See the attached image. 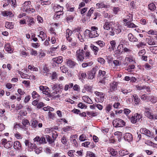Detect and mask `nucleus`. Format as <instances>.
Returning a JSON list of instances; mask_svg holds the SVG:
<instances>
[{
	"instance_id": "nucleus-1",
	"label": "nucleus",
	"mask_w": 157,
	"mask_h": 157,
	"mask_svg": "<svg viewBox=\"0 0 157 157\" xmlns=\"http://www.w3.org/2000/svg\"><path fill=\"white\" fill-rule=\"evenodd\" d=\"M31 4L30 1L25 2L22 4L21 8V10L23 11L28 13H33L35 12V10L33 8H30L29 5Z\"/></svg>"
},
{
	"instance_id": "nucleus-2",
	"label": "nucleus",
	"mask_w": 157,
	"mask_h": 157,
	"mask_svg": "<svg viewBox=\"0 0 157 157\" xmlns=\"http://www.w3.org/2000/svg\"><path fill=\"white\" fill-rule=\"evenodd\" d=\"M142 116L141 114L136 113L131 117L130 120L132 123L135 124L137 122H140Z\"/></svg>"
},
{
	"instance_id": "nucleus-3",
	"label": "nucleus",
	"mask_w": 157,
	"mask_h": 157,
	"mask_svg": "<svg viewBox=\"0 0 157 157\" xmlns=\"http://www.w3.org/2000/svg\"><path fill=\"white\" fill-rule=\"evenodd\" d=\"M85 52L83 49H79L77 51L76 57L77 60L80 62H82L84 59V53Z\"/></svg>"
},
{
	"instance_id": "nucleus-4",
	"label": "nucleus",
	"mask_w": 157,
	"mask_h": 157,
	"mask_svg": "<svg viewBox=\"0 0 157 157\" xmlns=\"http://www.w3.org/2000/svg\"><path fill=\"white\" fill-rule=\"evenodd\" d=\"M26 146L29 151H36V146L35 144H32L29 140H25L24 142Z\"/></svg>"
},
{
	"instance_id": "nucleus-5",
	"label": "nucleus",
	"mask_w": 157,
	"mask_h": 157,
	"mask_svg": "<svg viewBox=\"0 0 157 157\" xmlns=\"http://www.w3.org/2000/svg\"><path fill=\"white\" fill-rule=\"evenodd\" d=\"M125 124L124 121L120 119H117L113 122V125L115 127H123L125 125Z\"/></svg>"
},
{
	"instance_id": "nucleus-6",
	"label": "nucleus",
	"mask_w": 157,
	"mask_h": 157,
	"mask_svg": "<svg viewBox=\"0 0 157 157\" xmlns=\"http://www.w3.org/2000/svg\"><path fill=\"white\" fill-rule=\"evenodd\" d=\"M144 115L145 116L149 119H154L152 111L151 109L145 108L144 110Z\"/></svg>"
},
{
	"instance_id": "nucleus-7",
	"label": "nucleus",
	"mask_w": 157,
	"mask_h": 157,
	"mask_svg": "<svg viewBox=\"0 0 157 157\" xmlns=\"http://www.w3.org/2000/svg\"><path fill=\"white\" fill-rule=\"evenodd\" d=\"M135 59L133 56L132 55H130L126 56L123 62V63L124 65H127L128 63H135Z\"/></svg>"
},
{
	"instance_id": "nucleus-8",
	"label": "nucleus",
	"mask_w": 157,
	"mask_h": 157,
	"mask_svg": "<svg viewBox=\"0 0 157 157\" xmlns=\"http://www.w3.org/2000/svg\"><path fill=\"white\" fill-rule=\"evenodd\" d=\"M140 132L143 134H144L149 138H152L153 137V134L152 133L145 128H142L140 130Z\"/></svg>"
},
{
	"instance_id": "nucleus-9",
	"label": "nucleus",
	"mask_w": 157,
	"mask_h": 157,
	"mask_svg": "<svg viewBox=\"0 0 157 157\" xmlns=\"http://www.w3.org/2000/svg\"><path fill=\"white\" fill-rule=\"evenodd\" d=\"M91 31H90V38H92L98 36L99 34L98 33L97 30L98 28L95 26H92L91 28Z\"/></svg>"
},
{
	"instance_id": "nucleus-10",
	"label": "nucleus",
	"mask_w": 157,
	"mask_h": 157,
	"mask_svg": "<svg viewBox=\"0 0 157 157\" xmlns=\"http://www.w3.org/2000/svg\"><path fill=\"white\" fill-rule=\"evenodd\" d=\"M114 26L113 28L116 34L120 33L121 32L122 27L121 25L119 24L118 22L114 24Z\"/></svg>"
},
{
	"instance_id": "nucleus-11",
	"label": "nucleus",
	"mask_w": 157,
	"mask_h": 157,
	"mask_svg": "<svg viewBox=\"0 0 157 157\" xmlns=\"http://www.w3.org/2000/svg\"><path fill=\"white\" fill-rule=\"evenodd\" d=\"M97 71L96 68L94 67L91 71L87 72L88 78L89 79H93L95 76V74Z\"/></svg>"
},
{
	"instance_id": "nucleus-12",
	"label": "nucleus",
	"mask_w": 157,
	"mask_h": 157,
	"mask_svg": "<svg viewBox=\"0 0 157 157\" xmlns=\"http://www.w3.org/2000/svg\"><path fill=\"white\" fill-rule=\"evenodd\" d=\"M96 95L98 97L97 98L98 100V101L100 102H102L104 99V94L102 93L96 91Z\"/></svg>"
},
{
	"instance_id": "nucleus-13",
	"label": "nucleus",
	"mask_w": 157,
	"mask_h": 157,
	"mask_svg": "<svg viewBox=\"0 0 157 157\" xmlns=\"http://www.w3.org/2000/svg\"><path fill=\"white\" fill-rule=\"evenodd\" d=\"M33 140L34 142H39L40 144H44L46 143L45 139L44 137H40L39 136H36L34 138Z\"/></svg>"
},
{
	"instance_id": "nucleus-14",
	"label": "nucleus",
	"mask_w": 157,
	"mask_h": 157,
	"mask_svg": "<svg viewBox=\"0 0 157 157\" xmlns=\"http://www.w3.org/2000/svg\"><path fill=\"white\" fill-rule=\"evenodd\" d=\"M4 48L6 51L10 53H13L14 50L13 48L11 46L9 43H7L5 44Z\"/></svg>"
},
{
	"instance_id": "nucleus-15",
	"label": "nucleus",
	"mask_w": 157,
	"mask_h": 157,
	"mask_svg": "<svg viewBox=\"0 0 157 157\" xmlns=\"http://www.w3.org/2000/svg\"><path fill=\"white\" fill-rule=\"evenodd\" d=\"M114 24L113 22L112 21L106 22L104 23L103 28L105 30H109L111 28L112 26Z\"/></svg>"
},
{
	"instance_id": "nucleus-16",
	"label": "nucleus",
	"mask_w": 157,
	"mask_h": 157,
	"mask_svg": "<svg viewBox=\"0 0 157 157\" xmlns=\"http://www.w3.org/2000/svg\"><path fill=\"white\" fill-rule=\"evenodd\" d=\"M13 147L16 150L21 151L22 150L21 145L20 142L16 141L14 142Z\"/></svg>"
},
{
	"instance_id": "nucleus-17",
	"label": "nucleus",
	"mask_w": 157,
	"mask_h": 157,
	"mask_svg": "<svg viewBox=\"0 0 157 157\" xmlns=\"http://www.w3.org/2000/svg\"><path fill=\"white\" fill-rule=\"evenodd\" d=\"M54 11L56 12H63V7L59 5L56 4L53 7Z\"/></svg>"
},
{
	"instance_id": "nucleus-18",
	"label": "nucleus",
	"mask_w": 157,
	"mask_h": 157,
	"mask_svg": "<svg viewBox=\"0 0 157 157\" xmlns=\"http://www.w3.org/2000/svg\"><path fill=\"white\" fill-rule=\"evenodd\" d=\"M117 82H113L110 84V91L111 92L117 89Z\"/></svg>"
},
{
	"instance_id": "nucleus-19",
	"label": "nucleus",
	"mask_w": 157,
	"mask_h": 157,
	"mask_svg": "<svg viewBox=\"0 0 157 157\" xmlns=\"http://www.w3.org/2000/svg\"><path fill=\"white\" fill-rule=\"evenodd\" d=\"M52 61L54 63H56L58 64H60L63 61V58L62 56H59L53 58L52 59Z\"/></svg>"
},
{
	"instance_id": "nucleus-20",
	"label": "nucleus",
	"mask_w": 157,
	"mask_h": 157,
	"mask_svg": "<svg viewBox=\"0 0 157 157\" xmlns=\"http://www.w3.org/2000/svg\"><path fill=\"white\" fill-rule=\"evenodd\" d=\"M124 140L128 142L132 141L133 139L132 135L129 133H127L125 134L124 137Z\"/></svg>"
},
{
	"instance_id": "nucleus-21",
	"label": "nucleus",
	"mask_w": 157,
	"mask_h": 157,
	"mask_svg": "<svg viewBox=\"0 0 157 157\" xmlns=\"http://www.w3.org/2000/svg\"><path fill=\"white\" fill-rule=\"evenodd\" d=\"M92 87L88 85H86L84 86L83 89L82 90V92L85 93L86 91L89 92H91Z\"/></svg>"
},
{
	"instance_id": "nucleus-22",
	"label": "nucleus",
	"mask_w": 157,
	"mask_h": 157,
	"mask_svg": "<svg viewBox=\"0 0 157 157\" xmlns=\"http://www.w3.org/2000/svg\"><path fill=\"white\" fill-rule=\"evenodd\" d=\"M82 99L84 102L87 103L91 104L93 103L92 100L88 96H83L82 97Z\"/></svg>"
},
{
	"instance_id": "nucleus-23",
	"label": "nucleus",
	"mask_w": 157,
	"mask_h": 157,
	"mask_svg": "<svg viewBox=\"0 0 157 157\" xmlns=\"http://www.w3.org/2000/svg\"><path fill=\"white\" fill-rule=\"evenodd\" d=\"M2 14L3 16H9L11 17L13 16V14L11 11H5L2 12Z\"/></svg>"
},
{
	"instance_id": "nucleus-24",
	"label": "nucleus",
	"mask_w": 157,
	"mask_h": 157,
	"mask_svg": "<svg viewBox=\"0 0 157 157\" xmlns=\"http://www.w3.org/2000/svg\"><path fill=\"white\" fill-rule=\"evenodd\" d=\"M128 38L129 40L131 42H134L138 40V39L131 33L128 34Z\"/></svg>"
},
{
	"instance_id": "nucleus-25",
	"label": "nucleus",
	"mask_w": 157,
	"mask_h": 157,
	"mask_svg": "<svg viewBox=\"0 0 157 157\" xmlns=\"http://www.w3.org/2000/svg\"><path fill=\"white\" fill-rule=\"evenodd\" d=\"M132 100L134 101L136 104H138L140 102V99L138 98L137 95L136 94L133 95L132 96Z\"/></svg>"
},
{
	"instance_id": "nucleus-26",
	"label": "nucleus",
	"mask_w": 157,
	"mask_h": 157,
	"mask_svg": "<svg viewBox=\"0 0 157 157\" xmlns=\"http://www.w3.org/2000/svg\"><path fill=\"white\" fill-rule=\"evenodd\" d=\"M78 76L79 79L83 80V79L86 77V73L82 71H80L78 73Z\"/></svg>"
},
{
	"instance_id": "nucleus-27",
	"label": "nucleus",
	"mask_w": 157,
	"mask_h": 157,
	"mask_svg": "<svg viewBox=\"0 0 157 157\" xmlns=\"http://www.w3.org/2000/svg\"><path fill=\"white\" fill-rule=\"evenodd\" d=\"M90 47L92 50L94 52V54L96 55H97L99 50L98 48L93 44L90 45Z\"/></svg>"
},
{
	"instance_id": "nucleus-28",
	"label": "nucleus",
	"mask_w": 157,
	"mask_h": 157,
	"mask_svg": "<svg viewBox=\"0 0 157 157\" xmlns=\"http://www.w3.org/2000/svg\"><path fill=\"white\" fill-rule=\"evenodd\" d=\"M59 89H56V90H53L52 92L50 94L51 96H55L57 97H59L60 96L59 94L60 92H59Z\"/></svg>"
},
{
	"instance_id": "nucleus-29",
	"label": "nucleus",
	"mask_w": 157,
	"mask_h": 157,
	"mask_svg": "<svg viewBox=\"0 0 157 157\" xmlns=\"http://www.w3.org/2000/svg\"><path fill=\"white\" fill-rule=\"evenodd\" d=\"M110 46H109V51H112L115 48L116 43L115 40H112L110 42Z\"/></svg>"
},
{
	"instance_id": "nucleus-30",
	"label": "nucleus",
	"mask_w": 157,
	"mask_h": 157,
	"mask_svg": "<svg viewBox=\"0 0 157 157\" xmlns=\"http://www.w3.org/2000/svg\"><path fill=\"white\" fill-rule=\"evenodd\" d=\"M67 65L70 68L74 67L76 64V63L71 60H68L67 62Z\"/></svg>"
},
{
	"instance_id": "nucleus-31",
	"label": "nucleus",
	"mask_w": 157,
	"mask_h": 157,
	"mask_svg": "<svg viewBox=\"0 0 157 157\" xmlns=\"http://www.w3.org/2000/svg\"><path fill=\"white\" fill-rule=\"evenodd\" d=\"M46 56V50L40 49L38 55L39 59L43 58Z\"/></svg>"
},
{
	"instance_id": "nucleus-32",
	"label": "nucleus",
	"mask_w": 157,
	"mask_h": 157,
	"mask_svg": "<svg viewBox=\"0 0 157 157\" xmlns=\"http://www.w3.org/2000/svg\"><path fill=\"white\" fill-rule=\"evenodd\" d=\"M38 36L41 39L42 41L44 40L47 37L46 33L43 31H40V35H38Z\"/></svg>"
},
{
	"instance_id": "nucleus-33",
	"label": "nucleus",
	"mask_w": 157,
	"mask_h": 157,
	"mask_svg": "<svg viewBox=\"0 0 157 157\" xmlns=\"http://www.w3.org/2000/svg\"><path fill=\"white\" fill-rule=\"evenodd\" d=\"M27 22L28 23V25L29 26L33 25L35 23L34 19L32 17H29L28 20L27 21Z\"/></svg>"
},
{
	"instance_id": "nucleus-34",
	"label": "nucleus",
	"mask_w": 157,
	"mask_h": 157,
	"mask_svg": "<svg viewBox=\"0 0 157 157\" xmlns=\"http://www.w3.org/2000/svg\"><path fill=\"white\" fill-rule=\"evenodd\" d=\"M46 137L47 140L49 144H51L52 146H54V140L48 135H46Z\"/></svg>"
},
{
	"instance_id": "nucleus-35",
	"label": "nucleus",
	"mask_w": 157,
	"mask_h": 157,
	"mask_svg": "<svg viewBox=\"0 0 157 157\" xmlns=\"http://www.w3.org/2000/svg\"><path fill=\"white\" fill-rule=\"evenodd\" d=\"M147 44L150 45H154L155 44V42L154 40L151 38H147L146 39Z\"/></svg>"
},
{
	"instance_id": "nucleus-36",
	"label": "nucleus",
	"mask_w": 157,
	"mask_h": 157,
	"mask_svg": "<svg viewBox=\"0 0 157 157\" xmlns=\"http://www.w3.org/2000/svg\"><path fill=\"white\" fill-rule=\"evenodd\" d=\"M120 65L119 61L118 60H115L113 61V63L112 65L114 69H117L118 66H119Z\"/></svg>"
},
{
	"instance_id": "nucleus-37",
	"label": "nucleus",
	"mask_w": 157,
	"mask_h": 157,
	"mask_svg": "<svg viewBox=\"0 0 157 157\" xmlns=\"http://www.w3.org/2000/svg\"><path fill=\"white\" fill-rule=\"evenodd\" d=\"M108 150L112 156H115L117 154V152L112 148L109 147L108 148Z\"/></svg>"
},
{
	"instance_id": "nucleus-38",
	"label": "nucleus",
	"mask_w": 157,
	"mask_h": 157,
	"mask_svg": "<svg viewBox=\"0 0 157 157\" xmlns=\"http://www.w3.org/2000/svg\"><path fill=\"white\" fill-rule=\"evenodd\" d=\"M84 37L86 39L90 38V31L86 29L84 33Z\"/></svg>"
},
{
	"instance_id": "nucleus-39",
	"label": "nucleus",
	"mask_w": 157,
	"mask_h": 157,
	"mask_svg": "<svg viewBox=\"0 0 157 157\" xmlns=\"http://www.w3.org/2000/svg\"><path fill=\"white\" fill-rule=\"evenodd\" d=\"M148 6L149 9L152 11H154L156 8V6L153 3H150L148 5Z\"/></svg>"
},
{
	"instance_id": "nucleus-40",
	"label": "nucleus",
	"mask_w": 157,
	"mask_h": 157,
	"mask_svg": "<svg viewBox=\"0 0 157 157\" xmlns=\"http://www.w3.org/2000/svg\"><path fill=\"white\" fill-rule=\"evenodd\" d=\"M105 5L103 2H100L96 4V8H102L105 7Z\"/></svg>"
},
{
	"instance_id": "nucleus-41",
	"label": "nucleus",
	"mask_w": 157,
	"mask_h": 157,
	"mask_svg": "<svg viewBox=\"0 0 157 157\" xmlns=\"http://www.w3.org/2000/svg\"><path fill=\"white\" fill-rule=\"evenodd\" d=\"M63 14V12H56V13L55 14V15L54 16V18L56 19H58Z\"/></svg>"
},
{
	"instance_id": "nucleus-42",
	"label": "nucleus",
	"mask_w": 157,
	"mask_h": 157,
	"mask_svg": "<svg viewBox=\"0 0 157 157\" xmlns=\"http://www.w3.org/2000/svg\"><path fill=\"white\" fill-rule=\"evenodd\" d=\"M5 27L7 29H13V23L12 22H7L6 23Z\"/></svg>"
},
{
	"instance_id": "nucleus-43",
	"label": "nucleus",
	"mask_w": 157,
	"mask_h": 157,
	"mask_svg": "<svg viewBox=\"0 0 157 157\" xmlns=\"http://www.w3.org/2000/svg\"><path fill=\"white\" fill-rule=\"evenodd\" d=\"M22 123L23 125V126H24L25 128V127H28L30 125L29 121L26 119L23 120L22 121Z\"/></svg>"
},
{
	"instance_id": "nucleus-44",
	"label": "nucleus",
	"mask_w": 157,
	"mask_h": 157,
	"mask_svg": "<svg viewBox=\"0 0 157 157\" xmlns=\"http://www.w3.org/2000/svg\"><path fill=\"white\" fill-rule=\"evenodd\" d=\"M121 47H123V45L122 44H121L118 45L117 48V49L115 52V53L116 54H120L122 52L121 50L120 49Z\"/></svg>"
},
{
	"instance_id": "nucleus-45",
	"label": "nucleus",
	"mask_w": 157,
	"mask_h": 157,
	"mask_svg": "<svg viewBox=\"0 0 157 157\" xmlns=\"http://www.w3.org/2000/svg\"><path fill=\"white\" fill-rule=\"evenodd\" d=\"M13 145V143L10 141H8L7 142L4 146V147L6 148H9L11 147Z\"/></svg>"
},
{
	"instance_id": "nucleus-46",
	"label": "nucleus",
	"mask_w": 157,
	"mask_h": 157,
	"mask_svg": "<svg viewBox=\"0 0 157 157\" xmlns=\"http://www.w3.org/2000/svg\"><path fill=\"white\" fill-rule=\"evenodd\" d=\"M119 153L121 156H124L129 154L128 152L125 150H121L119 151Z\"/></svg>"
},
{
	"instance_id": "nucleus-47",
	"label": "nucleus",
	"mask_w": 157,
	"mask_h": 157,
	"mask_svg": "<svg viewBox=\"0 0 157 157\" xmlns=\"http://www.w3.org/2000/svg\"><path fill=\"white\" fill-rule=\"evenodd\" d=\"M112 105L111 104H107L105 108V111L106 113H109L112 109Z\"/></svg>"
},
{
	"instance_id": "nucleus-48",
	"label": "nucleus",
	"mask_w": 157,
	"mask_h": 157,
	"mask_svg": "<svg viewBox=\"0 0 157 157\" xmlns=\"http://www.w3.org/2000/svg\"><path fill=\"white\" fill-rule=\"evenodd\" d=\"M148 101H150L152 103H155L157 101V98L154 96H150Z\"/></svg>"
},
{
	"instance_id": "nucleus-49",
	"label": "nucleus",
	"mask_w": 157,
	"mask_h": 157,
	"mask_svg": "<svg viewBox=\"0 0 157 157\" xmlns=\"http://www.w3.org/2000/svg\"><path fill=\"white\" fill-rule=\"evenodd\" d=\"M125 26H127L128 28H134L136 27V25L135 24H134L132 23H131L129 22H128L126 23Z\"/></svg>"
},
{
	"instance_id": "nucleus-50",
	"label": "nucleus",
	"mask_w": 157,
	"mask_h": 157,
	"mask_svg": "<svg viewBox=\"0 0 157 157\" xmlns=\"http://www.w3.org/2000/svg\"><path fill=\"white\" fill-rule=\"evenodd\" d=\"M14 128H21L25 130L26 128H25L22 125L17 123L14 124Z\"/></svg>"
},
{
	"instance_id": "nucleus-51",
	"label": "nucleus",
	"mask_w": 157,
	"mask_h": 157,
	"mask_svg": "<svg viewBox=\"0 0 157 157\" xmlns=\"http://www.w3.org/2000/svg\"><path fill=\"white\" fill-rule=\"evenodd\" d=\"M93 64V62L92 61L89 62L88 63H83L82 66V67L85 68L88 66H90Z\"/></svg>"
},
{
	"instance_id": "nucleus-52",
	"label": "nucleus",
	"mask_w": 157,
	"mask_h": 157,
	"mask_svg": "<svg viewBox=\"0 0 157 157\" xmlns=\"http://www.w3.org/2000/svg\"><path fill=\"white\" fill-rule=\"evenodd\" d=\"M29 69L33 71H38V69L37 67H35L32 65H29L28 66Z\"/></svg>"
},
{
	"instance_id": "nucleus-53",
	"label": "nucleus",
	"mask_w": 157,
	"mask_h": 157,
	"mask_svg": "<svg viewBox=\"0 0 157 157\" xmlns=\"http://www.w3.org/2000/svg\"><path fill=\"white\" fill-rule=\"evenodd\" d=\"M86 157H95V155L93 152L87 151L86 153Z\"/></svg>"
},
{
	"instance_id": "nucleus-54",
	"label": "nucleus",
	"mask_w": 157,
	"mask_h": 157,
	"mask_svg": "<svg viewBox=\"0 0 157 157\" xmlns=\"http://www.w3.org/2000/svg\"><path fill=\"white\" fill-rule=\"evenodd\" d=\"M86 113L87 115L89 116L90 117L91 116L95 117L97 115L96 113H94L92 111H87Z\"/></svg>"
},
{
	"instance_id": "nucleus-55",
	"label": "nucleus",
	"mask_w": 157,
	"mask_h": 157,
	"mask_svg": "<svg viewBox=\"0 0 157 157\" xmlns=\"http://www.w3.org/2000/svg\"><path fill=\"white\" fill-rule=\"evenodd\" d=\"M38 125L37 121L35 120H33L31 121V125L33 128H36Z\"/></svg>"
},
{
	"instance_id": "nucleus-56",
	"label": "nucleus",
	"mask_w": 157,
	"mask_h": 157,
	"mask_svg": "<svg viewBox=\"0 0 157 157\" xmlns=\"http://www.w3.org/2000/svg\"><path fill=\"white\" fill-rule=\"evenodd\" d=\"M60 68L63 73H66L68 71V68L64 65L60 67Z\"/></svg>"
},
{
	"instance_id": "nucleus-57",
	"label": "nucleus",
	"mask_w": 157,
	"mask_h": 157,
	"mask_svg": "<svg viewBox=\"0 0 157 157\" xmlns=\"http://www.w3.org/2000/svg\"><path fill=\"white\" fill-rule=\"evenodd\" d=\"M75 151L74 150H69L67 152L68 155L71 157H73L74 156Z\"/></svg>"
},
{
	"instance_id": "nucleus-58",
	"label": "nucleus",
	"mask_w": 157,
	"mask_h": 157,
	"mask_svg": "<svg viewBox=\"0 0 157 157\" xmlns=\"http://www.w3.org/2000/svg\"><path fill=\"white\" fill-rule=\"evenodd\" d=\"M73 128V127L71 126H67L63 128V131L65 132H67L72 130Z\"/></svg>"
},
{
	"instance_id": "nucleus-59",
	"label": "nucleus",
	"mask_w": 157,
	"mask_h": 157,
	"mask_svg": "<svg viewBox=\"0 0 157 157\" xmlns=\"http://www.w3.org/2000/svg\"><path fill=\"white\" fill-rule=\"evenodd\" d=\"M18 73L20 75L22 78L28 79V78H29V75L24 73L20 71H18Z\"/></svg>"
},
{
	"instance_id": "nucleus-60",
	"label": "nucleus",
	"mask_w": 157,
	"mask_h": 157,
	"mask_svg": "<svg viewBox=\"0 0 157 157\" xmlns=\"http://www.w3.org/2000/svg\"><path fill=\"white\" fill-rule=\"evenodd\" d=\"M132 20V14H130L127 17V19H124L123 20L124 22H126L128 21H131Z\"/></svg>"
},
{
	"instance_id": "nucleus-61",
	"label": "nucleus",
	"mask_w": 157,
	"mask_h": 157,
	"mask_svg": "<svg viewBox=\"0 0 157 157\" xmlns=\"http://www.w3.org/2000/svg\"><path fill=\"white\" fill-rule=\"evenodd\" d=\"M14 136L17 139H21L23 138L22 135L18 132H17L14 134Z\"/></svg>"
},
{
	"instance_id": "nucleus-62",
	"label": "nucleus",
	"mask_w": 157,
	"mask_h": 157,
	"mask_svg": "<svg viewBox=\"0 0 157 157\" xmlns=\"http://www.w3.org/2000/svg\"><path fill=\"white\" fill-rule=\"evenodd\" d=\"M150 50L151 52L155 54H157V46H154L150 48Z\"/></svg>"
},
{
	"instance_id": "nucleus-63",
	"label": "nucleus",
	"mask_w": 157,
	"mask_h": 157,
	"mask_svg": "<svg viewBox=\"0 0 157 157\" xmlns=\"http://www.w3.org/2000/svg\"><path fill=\"white\" fill-rule=\"evenodd\" d=\"M145 45V44L144 42H140L136 45L137 47L138 48H144Z\"/></svg>"
},
{
	"instance_id": "nucleus-64",
	"label": "nucleus",
	"mask_w": 157,
	"mask_h": 157,
	"mask_svg": "<svg viewBox=\"0 0 157 157\" xmlns=\"http://www.w3.org/2000/svg\"><path fill=\"white\" fill-rule=\"evenodd\" d=\"M32 97L33 99L38 98L39 97V94L35 91H33L32 93Z\"/></svg>"
}]
</instances>
